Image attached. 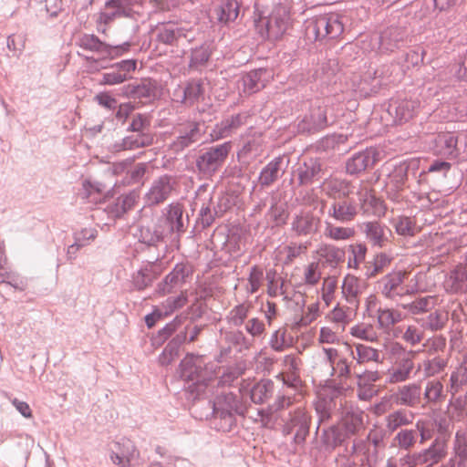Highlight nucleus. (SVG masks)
Wrapping results in <instances>:
<instances>
[{
    "instance_id": "12",
    "label": "nucleus",
    "mask_w": 467,
    "mask_h": 467,
    "mask_svg": "<svg viewBox=\"0 0 467 467\" xmlns=\"http://www.w3.org/2000/svg\"><path fill=\"white\" fill-rule=\"evenodd\" d=\"M361 423V420L358 417H351V422L349 423L348 419L345 420L346 432H344L337 425H332L327 429H324L321 434V442L326 450L332 451L337 446H340L347 437V433L353 434L357 431V424Z\"/></svg>"
},
{
    "instance_id": "37",
    "label": "nucleus",
    "mask_w": 467,
    "mask_h": 467,
    "mask_svg": "<svg viewBox=\"0 0 467 467\" xmlns=\"http://www.w3.org/2000/svg\"><path fill=\"white\" fill-rule=\"evenodd\" d=\"M464 387H467V353L462 362L451 371L447 385V391L455 397Z\"/></svg>"
},
{
    "instance_id": "16",
    "label": "nucleus",
    "mask_w": 467,
    "mask_h": 467,
    "mask_svg": "<svg viewBox=\"0 0 467 467\" xmlns=\"http://www.w3.org/2000/svg\"><path fill=\"white\" fill-rule=\"evenodd\" d=\"M173 100L180 104L192 106L203 99L204 87L201 78H192L187 81L185 87H178L174 89Z\"/></svg>"
},
{
    "instance_id": "11",
    "label": "nucleus",
    "mask_w": 467,
    "mask_h": 467,
    "mask_svg": "<svg viewBox=\"0 0 467 467\" xmlns=\"http://www.w3.org/2000/svg\"><path fill=\"white\" fill-rule=\"evenodd\" d=\"M176 178L170 174H163L156 178L145 194L148 205H157L165 202L175 189Z\"/></svg>"
},
{
    "instance_id": "27",
    "label": "nucleus",
    "mask_w": 467,
    "mask_h": 467,
    "mask_svg": "<svg viewBox=\"0 0 467 467\" xmlns=\"http://www.w3.org/2000/svg\"><path fill=\"white\" fill-rule=\"evenodd\" d=\"M451 112V119H458L467 115V95L460 90L449 88L443 91L441 98Z\"/></svg>"
},
{
    "instance_id": "30",
    "label": "nucleus",
    "mask_w": 467,
    "mask_h": 467,
    "mask_svg": "<svg viewBox=\"0 0 467 467\" xmlns=\"http://www.w3.org/2000/svg\"><path fill=\"white\" fill-rule=\"evenodd\" d=\"M299 185H309L323 175V165L320 160L310 158L299 164L296 169Z\"/></svg>"
},
{
    "instance_id": "40",
    "label": "nucleus",
    "mask_w": 467,
    "mask_h": 467,
    "mask_svg": "<svg viewBox=\"0 0 467 467\" xmlns=\"http://www.w3.org/2000/svg\"><path fill=\"white\" fill-rule=\"evenodd\" d=\"M357 213L356 204L346 200L334 202L328 210V215L340 223L351 222Z\"/></svg>"
},
{
    "instance_id": "51",
    "label": "nucleus",
    "mask_w": 467,
    "mask_h": 467,
    "mask_svg": "<svg viewBox=\"0 0 467 467\" xmlns=\"http://www.w3.org/2000/svg\"><path fill=\"white\" fill-rule=\"evenodd\" d=\"M443 384L438 379L429 380L424 389L423 397L427 404H438L445 399Z\"/></svg>"
},
{
    "instance_id": "34",
    "label": "nucleus",
    "mask_w": 467,
    "mask_h": 467,
    "mask_svg": "<svg viewBox=\"0 0 467 467\" xmlns=\"http://www.w3.org/2000/svg\"><path fill=\"white\" fill-rule=\"evenodd\" d=\"M467 285V266L462 262L451 269L445 280L446 291L458 294L464 291Z\"/></svg>"
},
{
    "instance_id": "6",
    "label": "nucleus",
    "mask_w": 467,
    "mask_h": 467,
    "mask_svg": "<svg viewBox=\"0 0 467 467\" xmlns=\"http://www.w3.org/2000/svg\"><path fill=\"white\" fill-rule=\"evenodd\" d=\"M231 150V141L206 148L195 161L199 173L204 176L213 175L223 165Z\"/></svg>"
},
{
    "instance_id": "55",
    "label": "nucleus",
    "mask_w": 467,
    "mask_h": 467,
    "mask_svg": "<svg viewBox=\"0 0 467 467\" xmlns=\"http://www.w3.org/2000/svg\"><path fill=\"white\" fill-rule=\"evenodd\" d=\"M451 453L467 462V428L460 429L455 432Z\"/></svg>"
},
{
    "instance_id": "58",
    "label": "nucleus",
    "mask_w": 467,
    "mask_h": 467,
    "mask_svg": "<svg viewBox=\"0 0 467 467\" xmlns=\"http://www.w3.org/2000/svg\"><path fill=\"white\" fill-rule=\"evenodd\" d=\"M318 253L331 266H336L344 258V251L332 244H321Z\"/></svg>"
},
{
    "instance_id": "9",
    "label": "nucleus",
    "mask_w": 467,
    "mask_h": 467,
    "mask_svg": "<svg viewBox=\"0 0 467 467\" xmlns=\"http://www.w3.org/2000/svg\"><path fill=\"white\" fill-rule=\"evenodd\" d=\"M311 417L304 408L298 407L289 413V419L283 427L285 435L295 432L293 441L301 445L309 434Z\"/></svg>"
},
{
    "instance_id": "24",
    "label": "nucleus",
    "mask_w": 467,
    "mask_h": 467,
    "mask_svg": "<svg viewBox=\"0 0 467 467\" xmlns=\"http://www.w3.org/2000/svg\"><path fill=\"white\" fill-rule=\"evenodd\" d=\"M134 235L140 243L148 246H157L166 236L157 219L140 224Z\"/></svg>"
},
{
    "instance_id": "44",
    "label": "nucleus",
    "mask_w": 467,
    "mask_h": 467,
    "mask_svg": "<svg viewBox=\"0 0 467 467\" xmlns=\"http://www.w3.org/2000/svg\"><path fill=\"white\" fill-rule=\"evenodd\" d=\"M323 191L330 198H345L350 193V182L337 178L326 180L323 184Z\"/></svg>"
},
{
    "instance_id": "41",
    "label": "nucleus",
    "mask_w": 467,
    "mask_h": 467,
    "mask_svg": "<svg viewBox=\"0 0 467 467\" xmlns=\"http://www.w3.org/2000/svg\"><path fill=\"white\" fill-rule=\"evenodd\" d=\"M216 18L220 24L228 25L239 15V4L236 0H222L214 8Z\"/></svg>"
},
{
    "instance_id": "18",
    "label": "nucleus",
    "mask_w": 467,
    "mask_h": 467,
    "mask_svg": "<svg viewBox=\"0 0 467 467\" xmlns=\"http://www.w3.org/2000/svg\"><path fill=\"white\" fill-rule=\"evenodd\" d=\"M378 151L373 148H367L354 153L346 161V171L350 175H358L367 169L374 166L378 160Z\"/></svg>"
},
{
    "instance_id": "4",
    "label": "nucleus",
    "mask_w": 467,
    "mask_h": 467,
    "mask_svg": "<svg viewBox=\"0 0 467 467\" xmlns=\"http://www.w3.org/2000/svg\"><path fill=\"white\" fill-rule=\"evenodd\" d=\"M344 26L337 15H322L311 18L306 24L305 34L309 41L333 39L342 34Z\"/></svg>"
},
{
    "instance_id": "53",
    "label": "nucleus",
    "mask_w": 467,
    "mask_h": 467,
    "mask_svg": "<svg viewBox=\"0 0 467 467\" xmlns=\"http://www.w3.org/2000/svg\"><path fill=\"white\" fill-rule=\"evenodd\" d=\"M391 223L396 234L402 237H412L418 233L415 222L410 217L399 216L393 219Z\"/></svg>"
},
{
    "instance_id": "32",
    "label": "nucleus",
    "mask_w": 467,
    "mask_h": 467,
    "mask_svg": "<svg viewBox=\"0 0 467 467\" xmlns=\"http://www.w3.org/2000/svg\"><path fill=\"white\" fill-rule=\"evenodd\" d=\"M404 277L405 274L402 271H393L383 276L379 281V288L381 294L389 299L402 296L404 293L401 291V285Z\"/></svg>"
},
{
    "instance_id": "23",
    "label": "nucleus",
    "mask_w": 467,
    "mask_h": 467,
    "mask_svg": "<svg viewBox=\"0 0 467 467\" xmlns=\"http://www.w3.org/2000/svg\"><path fill=\"white\" fill-rule=\"evenodd\" d=\"M99 232L94 227H84L73 232L74 242L67 248V259L70 262L78 257V252L95 241Z\"/></svg>"
},
{
    "instance_id": "45",
    "label": "nucleus",
    "mask_w": 467,
    "mask_h": 467,
    "mask_svg": "<svg viewBox=\"0 0 467 467\" xmlns=\"http://www.w3.org/2000/svg\"><path fill=\"white\" fill-rule=\"evenodd\" d=\"M105 8L114 9L119 17L136 18L140 15V10L133 0H107Z\"/></svg>"
},
{
    "instance_id": "56",
    "label": "nucleus",
    "mask_w": 467,
    "mask_h": 467,
    "mask_svg": "<svg viewBox=\"0 0 467 467\" xmlns=\"http://www.w3.org/2000/svg\"><path fill=\"white\" fill-rule=\"evenodd\" d=\"M244 371L245 365L244 363H237L226 368L218 379V386H231L234 381L244 373Z\"/></svg>"
},
{
    "instance_id": "50",
    "label": "nucleus",
    "mask_w": 467,
    "mask_h": 467,
    "mask_svg": "<svg viewBox=\"0 0 467 467\" xmlns=\"http://www.w3.org/2000/svg\"><path fill=\"white\" fill-rule=\"evenodd\" d=\"M394 444L404 451H410L417 443V431L400 429L393 438Z\"/></svg>"
},
{
    "instance_id": "28",
    "label": "nucleus",
    "mask_w": 467,
    "mask_h": 467,
    "mask_svg": "<svg viewBox=\"0 0 467 467\" xmlns=\"http://www.w3.org/2000/svg\"><path fill=\"white\" fill-rule=\"evenodd\" d=\"M188 275V266L183 263L176 264L163 281L158 285L159 292L163 295L172 293L175 288L180 287L185 283Z\"/></svg>"
},
{
    "instance_id": "38",
    "label": "nucleus",
    "mask_w": 467,
    "mask_h": 467,
    "mask_svg": "<svg viewBox=\"0 0 467 467\" xmlns=\"http://www.w3.org/2000/svg\"><path fill=\"white\" fill-rule=\"evenodd\" d=\"M294 402V398L284 394H277L275 401L265 409L257 410V416L263 426H268L271 417L275 412L289 408Z\"/></svg>"
},
{
    "instance_id": "61",
    "label": "nucleus",
    "mask_w": 467,
    "mask_h": 467,
    "mask_svg": "<svg viewBox=\"0 0 467 467\" xmlns=\"http://www.w3.org/2000/svg\"><path fill=\"white\" fill-rule=\"evenodd\" d=\"M250 306L245 304L235 306L228 314L227 320L231 326L240 327L248 317Z\"/></svg>"
},
{
    "instance_id": "60",
    "label": "nucleus",
    "mask_w": 467,
    "mask_h": 467,
    "mask_svg": "<svg viewBox=\"0 0 467 467\" xmlns=\"http://www.w3.org/2000/svg\"><path fill=\"white\" fill-rule=\"evenodd\" d=\"M448 365V360L441 357H434L431 359L423 361V370L426 377H433L442 372Z\"/></svg>"
},
{
    "instance_id": "39",
    "label": "nucleus",
    "mask_w": 467,
    "mask_h": 467,
    "mask_svg": "<svg viewBox=\"0 0 467 467\" xmlns=\"http://www.w3.org/2000/svg\"><path fill=\"white\" fill-rule=\"evenodd\" d=\"M275 390V387L272 379H262L250 389V399L254 404H264L273 397Z\"/></svg>"
},
{
    "instance_id": "7",
    "label": "nucleus",
    "mask_w": 467,
    "mask_h": 467,
    "mask_svg": "<svg viewBox=\"0 0 467 467\" xmlns=\"http://www.w3.org/2000/svg\"><path fill=\"white\" fill-rule=\"evenodd\" d=\"M415 353V351L407 350L400 343L391 346L390 354L396 368L389 370L388 383H400L410 378L411 371L414 368Z\"/></svg>"
},
{
    "instance_id": "25",
    "label": "nucleus",
    "mask_w": 467,
    "mask_h": 467,
    "mask_svg": "<svg viewBox=\"0 0 467 467\" xmlns=\"http://www.w3.org/2000/svg\"><path fill=\"white\" fill-rule=\"evenodd\" d=\"M328 126L326 109L317 107L312 109L297 124L299 132L315 133Z\"/></svg>"
},
{
    "instance_id": "22",
    "label": "nucleus",
    "mask_w": 467,
    "mask_h": 467,
    "mask_svg": "<svg viewBox=\"0 0 467 467\" xmlns=\"http://www.w3.org/2000/svg\"><path fill=\"white\" fill-rule=\"evenodd\" d=\"M110 459L119 467H129L132 459L137 455V450L132 441L122 437L113 442Z\"/></svg>"
},
{
    "instance_id": "33",
    "label": "nucleus",
    "mask_w": 467,
    "mask_h": 467,
    "mask_svg": "<svg viewBox=\"0 0 467 467\" xmlns=\"http://www.w3.org/2000/svg\"><path fill=\"white\" fill-rule=\"evenodd\" d=\"M421 465L427 467L437 464L447 455V446L444 441L436 438L431 444L418 451Z\"/></svg>"
},
{
    "instance_id": "46",
    "label": "nucleus",
    "mask_w": 467,
    "mask_h": 467,
    "mask_svg": "<svg viewBox=\"0 0 467 467\" xmlns=\"http://www.w3.org/2000/svg\"><path fill=\"white\" fill-rule=\"evenodd\" d=\"M139 195L136 191H130L128 193L120 195L114 203L109 206V211L115 217H120L126 212L130 210L137 202Z\"/></svg>"
},
{
    "instance_id": "15",
    "label": "nucleus",
    "mask_w": 467,
    "mask_h": 467,
    "mask_svg": "<svg viewBox=\"0 0 467 467\" xmlns=\"http://www.w3.org/2000/svg\"><path fill=\"white\" fill-rule=\"evenodd\" d=\"M409 169L410 163L406 161L400 162L399 164L394 165L386 178L385 186L388 196L394 202H398L400 200V196L399 192L405 187L408 180Z\"/></svg>"
},
{
    "instance_id": "21",
    "label": "nucleus",
    "mask_w": 467,
    "mask_h": 467,
    "mask_svg": "<svg viewBox=\"0 0 467 467\" xmlns=\"http://www.w3.org/2000/svg\"><path fill=\"white\" fill-rule=\"evenodd\" d=\"M161 273L160 265L155 262H143L140 267L133 273L131 283L134 289L141 291L151 285L153 281L158 278Z\"/></svg>"
},
{
    "instance_id": "14",
    "label": "nucleus",
    "mask_w": 467,
    "mask_h": 467,
    "mask_svg": "<svg viewBox=\"0 0 467 467\" xmlns=\"http://www.w3.org/2000/svg\"><path fill=\"white\" fill-rule=\"evenodd\" d=\"M407 36L405 29L399 26H389L383 30L374 39L373 47L378 45V51L379 53L393 52L395 49L400 48Z\"/></svg>"
},
{
    "instance_id": "17",
    "label": "nucleus",
    "mask_w": 467,
    "mask_h": 467,
    "mask_svg": "<svg viewBox=\"0 0 467 467\" xmlns=\"http://www.w3.org/2000/svg\"><path fill=\"white\" fill-rule=\"evenodd\" d=\"M122 94L128 99L151 100L157 97V82L152 78H141L122 87Z\"/></svg>"
},
{
    "instance_id": "26",
    "label": "nucleus",
    "mask_w": 467,
    "mask_h": 467,
    "mask_svg": "<svg viewBox=\"0 0 467 467\" xmlns=\"http://www.w3.org/2000/svg\"><path fill=\"white\" fill-rule=\"evenodd\" d=\"M391 399L396 405L415 408L421 400V388L417 383L403 385L391 395Z\"/></svg>"
},
{
    "instance_id": "20",
    "label": "nucleus",
    "mask_w": 467,
    "mask_h": 467,
    "mask_svg": "<svg viewBox=\"0 0 467 467\" xmlns=\"http://www.w3.org/2000/svg\"><path fill=\"white\" fill-rule=\"evenodd\" d=\"M320 219L308 211H300L291 221V231L296 236L315 234L319 227Z\"/></svg>"
},
{
    "instance_id": "10",
    "label": "nucleus",
    "mask_w": 467,
    "mask_h": 467,
    "mask_svg": "<svg viewBox=\"0 0 467 467\" xmlns=\"http://www.w3.org/2000/svg\"><path fill=\"white\" fill-rule=\"evenodd\" d=\"M367 242L375 248H384L391 242V230L383 223L374 220L364 222L360 225Z\"/></svg>"
},
{
    "instance_id": "63",
    "label": "nucleus",
    "mask_w": 467,
    "mask_h": 467,
    "mask_svg": "<svg viewBox=\"0 0 467 467\" xmlns=\"http://www.w3.org/2000/svg\"><path fill=\"white\" fill-rule=\"evenodd\" d=\"M358 454L362 455L361 465L365 467H373L377 461L378 450L372 449L368 440H360Z\"/></svg>"
},
{
    "instance_id": "2",
    "label": "nucleus",
    "mask_w": 467,
    "mask_h": 467,
    "mask_svg": "<svg viewBox=\"0 0 467 467\" xmlns=\"http://www.w3.org/2000/svg\"><path fill=\"white\" fill-rule=\"evenodd\" d=\"M180 377L185 381L187 399H199L210 381L202 356L187 355L180 363Z\"/></svg>"
},
{
    "instance_id": "35",
    "label": "nucleus",
    "mask_w": 467,
    "mask_h": 467,
    "mask_svg": "<svg viewBox=\"0 0 467 467\" xmlns=\"http://www.w3.org/2000/svg\"><path fill=\"white\" fill-rule=\"evenodd\" d=\"M368 307L369 309H375L378 325L381 329H389L392 326L401 321V314L390 308H376V298L370 296L368 298Z\"/></svg>"
},
{
    "instance_id": "43",
    "label": "nucleus",
    "mask_w": 467,
    "mask_h": 467,
    "mask_svg": "<svg viewBox=\"0 0 467 467\" xmlns=\"http://www.w3.org/2000/svg\"><path fill=\"white\" fill-rule=\"evenodd\" d=\"M212 56L210 44L204 42L191 49L188 67L192 70L199 71L206 66Z\"/></svg>"
},
{
    "instance_id": "57",
    "label": "nucleus",
    "mask_w": 467,
    "mask_h": 467,
    "mask_svg": "<svg viewBox=\"0 0 467 467\" xmlns=\"http://www.w3.org/2000/svg\"><path fill=\"white\" fill-rule=\"evenodd\" d=\"M357 356L353 357L358 363H367L370 361L381 362L379 358V352L378 349L364 344L356 345Z\"/></svg>"
},
{
    "instance_id": "47",
    "label": "nucleus",
    "mask_w": 467,
    "mask_h": 467,
    "mask_svg": "<svg viewBox=\"0 0 467 467\" xmlns=\"http://www.w3.org/2000/svg\"><path fill=\"white\" fill-rule=\"evenodd\" d=\"M447 314L438 310L430 313L427 317L417 319L418 324L425 330L436 332L441 330L447 324Z\"/></svg>"
},
{
    "instance_id": "13",
    "label": "nucleus",
    "mask_w": 467,
    "mask_h": 467,
    "mask_svg": "<svg viewBox=\"0 0 467 467\" xmlns=\"http://www.w3.org/2000/svg\"><path fill=\"white\" fill-rule=\"evenodd\" d=\"M419 107L418 100L398 97L390 99L387 111L393 123L401 124L411 119Z\"/></svg>"
},
{
    "instance_id": "19",
    "label": "nucleus",
    "mask_w": 467,
    "mask_h": 467,
    "mask_svg": "<svg viewBox=\"0 0 467 467\" xmlns=\"http://www.w3.org/2000/svg\"><path fill=\"white\" fill-rule=\"evenodd\" d=\"M182 208L179 203L169 204L156 219L161 225L166 236L174 232H183Z\"/></svg>"
},
{
    "instance_id": "42",
    "label": "nucleus",
    "mask_w": 467,
    "mask_h": 467,
    "mask_svg": "<svg viewBox=\"0 0 467 467\" xmlns=\"http://www.w3.org/2000/svg\"><path fill=\"white\" fill-rule=\"evenodd\" d=\"M282 161V157H275L262 169L258 176L262 188L269 187L278 180Z\"/></svg>"
},
{
    "instance_id": "8",
    "label": "nucleus",
    "mask_w": 467,
    "mask_h": 467,
    "mask_svg": "<svg viewBox=\"0 0 467 467\" xmlns=\"http://www.w3.org/2000/svg\"><path fill=\"white\" fill-rule=\"evenodd\" d=\"M152 31L155 41L165 46H179L182 39L188 42L193 39L191 29L172 21L160 23Z\"/></svg>"
},
{
    "instance_id": "62",
    "label": "nucleus",
    "mask_w": 467,
    "mask_h": 467,
    "mask_svg": "<svg viewBox=\"0 0 467 467\" xmlns=\"http://www.w3.org/2000/svg\"><path fill=\"white\" fill-rule=\"evenodd\" d=\"M355 230L350 227L334 226L327 224L325 229V235L336 241H344L353 237Z\"/></svg>"
},
{
    "instance_id": "31",
    "label": "nucleus",
    "mask_w": 467,
    "mask_h": 467,
    "mask_svg": "<svg viewBox=\"0 0 467 467\" xmlns=\"http://www.w3.org/2000/svg\"><path fill=\"white\" fill-rule=\"evenodd\" d=\"M198 122H191L184 130H180L179 136L171 144V149L178 153L198 142L202 138Z\"/></svg>"
},
{
    "instance_id": "29",
    "label": "nucleus",
    "mask_w": 467,
    "mask_h": 467,
    "mask_svg": "<svg viewBox=\"0 0 467 467\" xmlns=\"http://www.w3.org/2000/svg\"><path fill=\"white\" fill-rule=\"evenodd\" d=\"M458 137L454 132H440L434 139V151L437 155L455 159L459 155Z\"/></svg>"
},
{
    "instance_id": "5",
    "label": "nucleus",
    "mask_w": 467,
    "mask_h": 467,
    "mask_svg": "<svg viewBox=\"0 0 467 467\" xmlns=\"http://www.w3.org/2000/svg\"><path fill=\"white\" fill-rule=\"evenodd\" d=\"M76 45L85 51H89L100 56L102 58L115 59L130 51L131 42L125 41L121 44L111 45L99 39L94 34L80 35Z\"/></svg>"
},
{
    "instance_id": "64",
    "label": "nucleus",
    "mask_w": 467,
    "mask_h": 467,
    "mask_svg": "<svg viewBox=\"0 0 467 467\" xmlns=\"http://www.w3.org/2000/svg\"><path fill=\"white\" fill-rule=\"evenodd\" d=\"M361 292L359 281L352 275H347L342 284V293L348 302H352Z\"/></svg>"
},
{
    "instance_id": "48",
    "label": "nucleus",
    "mask_w": 467,
    "mask_h": 467,
    "mask_svg": "<svg viewBox=\"0 0 467 467\" xmlns=\"http://www.w3.org/2000/svg\"><path fill=\"white\" fill-rule=\"evenodd\" d=\"M412 419L413 415H409L405 410H397L386 416V428L389 432L397 431L399 429L410 425Z\"/></svg>"
},
{
    "instance_id": "36",
    "label": "nucleus",
    "mask_w": 467,
    "mask_h": 467,
    "mask_svg": "<svg viewBox=\"0 0 467 467\" xmlns=\"http://www.w3.org/2000/svg\"><path fill=\"white\" fill-rule=\"evenodd\" d=\"M153 143V137L150 133H140L124 137L120 141L112 145L114 151L133 150L144 148Z\"/></svg>"
},
{
    "instance_id": "52",
    "label": "nucleus",
    "mask_w": 467,
    "mask_h": 467,
    "mask_svg": "<svg viewBox=\"0 0 467 467\" xmlns=\"http://www.w3.org/2000/svg\"><path fill=\"white\" fill-rule=\"evenodd\" d=\"M435 300L433 296H427L415 299L410 303L401 304L400 306L412 315H420L429 312L434 307Z\"/></svg>"
},
{
    "instance_id": "54",
    "label": "nucleus",
    "mask_w": 467,
    "mask_h": 467,
    "mask_svg": "<svg viewBox=\"0 0 467 467\" xmlns=\"http://www.w3.org/2000/svg\"><path fill=\"white\" fill-rule=\"evenodd\" d=\"M349 333L352 337L368 342H376L379 338L374 327L366 323H358L351 327Z\"/></svg>"
},
{
    "instance_id": "1",
    "label": "nucleus",
    "mask_w": 467,
    "mask_h": 467,
    "mask_svg": "<svg viewBox=\"0 0 467 467\" xmlns=\"http://www.w3.org/2000/svg\"><path fill=\"white\" fill-rule=\"evenodd\" d=\"M207 408L208 412L201 415L200 419L218 420L215 429L223 432L231 431L236 422L235 415H244L246 411L240 395L232 391L217 394L213 401L207 402Z\"/></svg>"
},
{
    "instance_id": "3",
    "label": "nucleus",
    "mask_w": 467,
    "mask_h": 467,
    "mask_svg": "<svg viewBox=\"0 0 467 467\" xmlns=\"http://www.w3.org/2000/svg\"><path fill=\"white\" fill-rule=\"evenodd\" d=\"M290 25V13L282 5L275 6L268 16L254 19V27L263 40H277Z\"/></svg>"
},
{
    "instance_id": "59",
    "label": "nucleus",
    "mask_w": 467,
    "mask_h": 467,
    "mask_svg": "<svg viewBox=\"0 0 467 467\" xmlns=\"http://www.w3.org/2000/svg\"><path fill=\"white\" fill-rule=\"evenodd\" d=\"M188 301L186 292H182L177 296L166 298L161 305V310L164 316H169L174 311L183 307Z\"/></svg>"
},
{
    "instance_id": "49",
    "label": "nucleus",
    "mask_w": 467,
    "mask_h": 467,
    "mask_svg": "<svg viewBox=\"0 0 467 467\" xmlns=\"http://www.w3.org/2000/svg\"><path fill=\"white\" fill-rule=\"evenodd\" d=\"M265 69L258 68L245 74L242 78L244 91L252 94L263 88L265 87L263 76L265 75Z\"/></svg>"
}]
</instances>
